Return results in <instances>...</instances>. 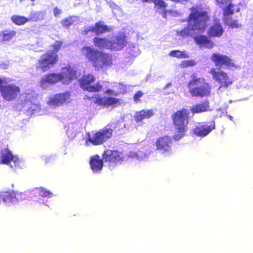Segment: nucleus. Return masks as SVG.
Wrapping results in <instances>:
<instances>
[{"label": "nucleus", "mask_w": 253, "mask_h": 253, "mask_svg": "<svg viewBox=\"0 0 253 253\" xmlns=\"http://www.w3.org/2000/svg\"><path fill=\"white\" fill-rule=\"evenodd\" d=\"M209 16L201 6H193L189 16L188 25L182 30H177L176 34L182 38L192 37L195 30H204L208 25Z\"/></svg>", "instance_id": "f257e3e1"}, {"label": "nucleus", "mask_w": 253, "mask_h": 253, "mask_svg": "<svg viewBox=\"0 0 253 253\" xmlns=\"http://www.w3.org/2000/svg\"><path fill=\"white\" fill-rule=\"evenodd\" d=\"M76 71L70 66L61 68L60 73H51L43 76L40 84L43 89H46L50 84L61 82L64 84H68L73 80L77 79Z\"/></svg>", "instance_id": "f03ea898"}, {"label": "nucleus", "mask_w": 253, "mask_h": 253, "mask_svg": "<svg viewBox=\"0 0 253 253\" xmlns=\"http://www.w3.org/2000/svg\"><path fill=\"white\" fill-rule=\"evenodd\" d=\"M82 53L97 69L110 66L112 64L111 57L109 54L102 53L93 48L84 47L82 49Z\"/></svg>", "instance_id": "7ed1b4c3"}, {"label": "nucleus", "mask_w": 253, "mask_h": 253, "mask_svg": "<svg viewBox=\"0 0 253 253\" xmlns=\"http://www.w3.org/2000/svg\"><path fill=\"white\" fill-rule=\"evenodd\" d=\"M123 126L126 127L125 124ZM122 126V124L119 121L116 122L114 124L107 126L104 128L98 131L88 134V138L85 142V145L89 146L91 144L94 145H98L103 144L105 141L110 138L113 132V129L119 130L120 127Z\"/></svg>", "instance_id": "20e7f679"}, {"label": "nucleus", "mask_w": 253, "mask_h": 253, "mask_svg": "<svg viewBox=\"0 0 253 253\" xmlns=\"http://www.w3.org/2000/svg\"><path fill=\"white\" fill-rule=\"evenodd\" d=\"M188 91L193 97H207L210 95L211 86L203 78H198L195 75L191 77L188 83Z\"/></svg>", "instance_id": "39448f33"}, {"label": "nucleus", "mask_w": 253, "mask_h": 253, "mask_svg": "<svg viewBox=\"0 0 253 253\" xmlns=\"http://www.w3.org/2000/svg\"><path fill=\"white\" fill-rule=\"evenodd\" d=\"M189 114V110L183 109L172 115V120L176 129L175 133L173 136L174 140H179L184 135L187 130Z\"/></svg>", "instance_id": "423d86ee"}, {"label": "nucleus", "mask_w": 253, "mask_h": 253, "mask_svg": "<svg viewBox=\"0 0 253 253\" xmlns=\"http://www.w3.org/2000/svg\"><path fill=\"white\" fill-rule=\"evenodd\" d=\"M62 43L60 42H56L52 46L53 51L47 52L42 55L39 60L38 67L42 69L43 71H47L52 67L57 61L58 55L56 52L61 47Z\"/></svg>", "instance_id": "0eeeda50"}, {"label": "nucleus", "mask_w": 253, "mask_h": 253, "mask_svg": "<svg viewBox=\"0 0 253 253\" xmlns=\"http://www.w3.org/2000/svg\"><path fill=\"white\" fill-rule=\"evenodd\" d=\"M37 95L33 91L28 90L21 94L18 99V103L22 108L27 110L35 111L40 108L37 101Z\"/></svg>", "instance_id": "6e6552de"}, {"label": "nucleus", "mask_w": 253, "mask_h": 253, "mask_svg": "<svg viewBox=\"0 0 253 253\" xmlns=\"http://www.w3.org/2000/svg\"><path fill=\"white\" fill-rule=\"evenodd\" d=\"M0 164L6 165L14 170L21 169L24 166V162L17 156L13 155L8 149L1 150L0 154Z\"/></svg>", "instance_id": "1a4fd4ad"}, {"label": "nucleus", "mask_w": 253, "mask_h": 253, "mask_svg": "<svg viewBox=\"0 0 253 253\" xmlns=\"http://www.w3.org/2000/svg\"><path fill=\"white\" fill-rule=\"evenodd\" d=\"M216 4L223 11L225 23L232 27H236L237 26V22L229 18L234 11V5L232 3L231 0H216Z\"/></svg>", "instance_id": "9d476101"}, {"label": "nucleus", "mask_w": 253, "mask_h": 253, "mask_svg": "<svg viewBox=\"0 0 253 253\" xmlns=\"http://www.w3.org/2000/svg\"><path fill=\"white\" fill-rule=\"evenodd\" d=\"M103 159L105 162L108 163L110 169H112L116 165L121 164L124 161V157L122 152L108 150L104 152Z\"/></svg>", "instance_id": "9b49d317"}, {"label": "nucleus", "mask_w": 253, "mask_h": 253, "mask_svg": "<svg viewBox=\"0 0 253 253\" xmlns=\"http://www.w3.org/2000/svg\"><path fill=\"white\" fill-rule=\"evenodd\" d=\"M71 94L69 92L57 93L51 96L47 104L53 108L59 107L68 104L71 101Z\"/></svg>", "instance_id": "f8f14e48"}, {"label": "nucleus", "mask_w": 253, "mask_h": 253, "mask_svg": "<svg viewBox=\"0 0 253 253\" xmlns=\"http://www.w3.org/2000/svg\"><path fill=\"white\" fill-rule=\"evenodd\" d=\"M210 73L212 75L213 79L221 84L219 89H221L223 87H227L232 83L227 74L223 71H216L215 69L212 68L211 69Z\"/></svg>", "instance_id": "ddd939ff"}, {"label": "nucleus", "mask_w": 253, "mask_h": 253, "mask_svg": "<svg viewBox=\"0 0 253 253\" xmlns=\"http://www.w3.org/2000/svg\"><path fill=\"white\" fill-rule=\"evenodd\" d=\"M94 81L93 76L90 74L84 75L81 80V86L85 90L90 92H98L100 90L102 85L97 83L95 85H90V84Z\"/></svg>", "instance_id": "4468645a"}, {"label": "nucleus", "mask_w": 253, "mask_h": 253, "mask_svg": "<svg viewBox=\"0 0 253 253\" xmlns=\"http://www.w3.org/2000/svg\"><path fill=\"white\" fill-rule=\"evenodd\" d=\"M171 139L168 136L160 137L156 142L157 149L164 156L171 154Z\"/></svg>", "instance_id": "2eb2a0df"}, {"label": "nucleus", "mask_w": 253, "mask_h": 253, "mask_svg": "<svg viewBox=\"0 0 253 253\" xmlns=\"http://www.w3.org/2000/svg\"><path fill=\"white\" fill-rule=\"evenodd\" d=\"M1 93L5 100L10 101L14 99L20 93V89L18 86L13 84L5 85L1 87Z\"/></svg>", "instance_id": "dca6fc26"}, {"label": "nucleus", "mask_w": 253, "mask_h": 253, "mask_svg": "<svg viewBox=\"0 0 253 253\" xmlns=\"http://www.w3.org/2000/svg\"><path fill=\"white\" fill-rule=\"evenodd\" d=\"M92 101L96 104L103 105L104 106H112L116 107L123 102L121 99L114 97H103L98 95H95L94 97H92Z\"/></svg>", "instance_id": "f3484780"}, {"label": "nucleus", "mask_w": 253, "mask_h": 253, "mask_svg": "<svg viewBox=\"0 0 253 253\" xmlns=\"http://www.w3.org/2000/svg\"><path fill=\"white\" fill-rule=\"evenodd\" d=\"M211 59L215 63L216 66L220 67H226L227 68L233 67V63L231 59L225 55L214 53L211 56Z\"/></svg>", "instance_id": "a211bd4d"}, {"label": "nucleus", "mask_w": 253, "mask_h": 253, "mask_svg": "<svg viewBox=\"0 0 253 253\" xmlns=\"http://www.w3.org/2000/svg\"><path fill=\"white\" fill-rule=\"evenodd\" d=\"M214 123H198L194 128V133L199 136H206L212 130L214 129Z\"/></svg>", "instance_id": "6ab92c4d"}, {"label": "nucleus", "mask_w": 253, "mask_h": 253, "mask_svg": "<svg viewBox=\"0 0 253 253\" xmlns=\"http://www.w3.org/2000/svg\"><path fill=\"white\" fill-rule=\"evenodd\" d=\"M14 191H1L0 192V205L2 202L6 206L15 205Z\"/></svg>", "instance_id": "aec40b11"}, {"label": "nucleus", "mask_w": 253, "mask_h": 253, "mask_svg": "<svg viewBox=\"0 0 253 253\" xmlns=\"http://www.w3.org/2000/svg\"><path fill=\"white\" fill-rule=\"evenodd\" d=\"M109 31V29L108 27L105 25L103 22H99L96 23L94 26L86 27L84 32L85 34H87L89 32H92L95 33L96 35H99Z\"/></svg>", "instance_id": "412c9836"}, {"label": "nucleus", "mask_w": 253, "mask_h": 253, "mask_svg": "<svg viewBox=\"0 0 253 253\" xmlns=\"http://www.w3.org/2000/svg\"><path fill=\"white\" fill-rule=\"evenodd\" d=\"M126 41L124 34L116 36L113 42L111 41V49L119 50L123 48L126 45Z\"/></svg>", "instance_id": "4be33fe9"}, {"label": "nucleus", "mask_w": 253, "mask_h": 253, "mask_svg": "<svg viewBox=\"0 0 253 253\" xmlns=\"http://www.w3.org/2000/svg\"><path fill=\"white\" fill-rule=\"evenodd\" d=\"M66 127V134L68 137L71 139H73L80 131L81 128V124L79 122L70 123L68 124Z\"/></svg>", "instance_id": "5701e85b"}, {"label": "nucleus", "mask_w": 253, "mask_h": 253, "mask_svg": "<svg viewBox=\"0 0 253 253\" xmlns=\"http://www.w3.org/2000/svg\"><path fill=\"white\" fill-rule=\"evenodd\" d=\"M194 41L200 47L211 48L214 43L208 38L205 36H198L194 38Z\"/></svg>", "instance_id": "b1692460"}, {"label": "nucleus", "mask_w": 253, "mask_h": 253, "mask_svg": "<svg viewBox=\"0 0 253 253\" xmlns=\"http://www.w3.org/2000/svg\"><path fill=\"white\" fill-rule=\"evenodd\" d=\"M90 165L93 172H100L103 167V161L99 156L95 155L91 157Z\"/></svg>", "instance_id": "393cba45"}, {"label": "nucleus", "mask_w": 253, "mask_h": 253, "mask_svg": "<svg viewBox=\"0 0 253 253\" xmlns=\"http://www.w3.org/2000/svg\"><path fill=\"white\" fill-rule=\"evenodd\" d=\"M93 42L99 48L111 49V41L106 38L95 37L93 39Z\"/></svg>", "instance_id": "a878e982"}, {"label": "nucleus", "mask_w": 253, "mask_h": 253, "mask_svg": "<svg viewBox=\"0 0 253 253\" xmlns=\"http://www.w3.org/2000/svg\"><path fill=\"white\" fill-rule=\"evenodd\" d=\"M210 110L209 102L208 101H205L202 103L193 105L190 108V111L193 114L201 113Z\"/></svg>", "instance_id": "bb28decb"}, {"label": "nucleus", "mask_w": 253, "mask_h": 253, "mask_svg": "<svg viewBox=\"0 0 253 253\" xmlns=\"http://www.w3.org/2000/svg\"><path fill=\"white\" fill-rule=\"evenodd\" d=\"M155 4V8L156 11L162 14L164 18H166L167 13H170V11H168L166 9L167 4L163 0H155L154 2Z\"/></svg>", "instance_id": "cd10ccee"}, {"label": "nucleus", "mask_w": 253, "mask_h": 253, "mask_svg": "<svg viewBox=\"0 0 253 253\" xmlns=\"http://www.w3.org/2000/svg\"><path fill=\"white\" fill-rule=\"evenodd\" d=\"M154 114L153 110H143L136 112L135 119L137 122H141L145 119H149L152 117Z\"/></svg>", "instance_id": "c85d7f7f"}, {"label": "nucleus", "mask_w": 253, "mask_h": 253, "mask_svg": "<svg viewBox=\"0 0 253 253\" xmlns=\"http://www.w3.org/2000/svg\"><path fill=\"white\" fill-rule=\"evenodd\" d=\"M223 28L218 23H215L209 30V34L211 37H220L223 33Z\"/></svg>", "instance_id": "c756f323"}, {"label": "nucleus", "mask_w": 253, "mask_h": 253, "mask_svg": "<svg viewBox=\"0 0 253 253\" xmlns=\"http://www.w3.org/2000/svg\"><path fill=\"white\" fill-rule=\"evenodd\" d=\"M128 157L138 161H143L148 157V154H146L143 150H139L136 152L132 151L128 154Z\"/></svg>", "instance_id": "7c9ffc66"}, {"label": "nucleus", "mask_w": 253, "mask_h": 253, "mask_svg": "<svg viewBox=\"0 0 253 253\" xmlns=\"http://www.w3.org/2000/svg\"><path fill=\"white\" fill-rule=\"evenodd\" d=\"M11 20L14 24L20 26L28 22L29 19L25 16L14 15L11 17Z\"/></svg>", "instance_id": "2f4dec72"}, {"label": "nucleus", "mask_w": 253, "mask_h": 253, "mask_svg": "<svg viewBox=\"0 0 253 253\" xmlns=\"http://www.w3.org/2000/svg\"><path fill=\"white\" fill-rule=\"evenodd\" d=\"M45 15L44 12L40 11H33L30 12L29 14V21H37L43 19Z\"/></svg>", "instance_id": "473e14b6"}, {"label": "nucleus", "mask_w": 253, "mask_h": 253, "mask_svg": "<svg viewBox=\"0 0 253 253\" xmlns=\"http://www.w3.org/2000/svg\"><path fill=\"white\" fill-rule=\"evenodd\" d=\"M169 55L171 57H174L178 58H187L189 57V55L186 51L172 50L169 53Z\"/></svg>", "instance_id": "72a5a7b5"}, {"label": "nucleus", "mask_w": 253, "mask_h": 253, "mask_svg": "<svg viewBox=\"0 0 253 253\" xmlns=\"http://www.w3.org/2000/svg\"><path fill=\"white\" fill-rule=\"evenodd\" d=\"M14 201H15V205H16L19 202L22 201L23 200L26 199L27 198V196L28 195V192H18L14 191Z\"/></svg>", "instance_id": "f704fd0d"}, {"label": "nucleus", "mask_w": 253, "mask_h": 253, "mask_svg": "<svg viewBox=\"0 0 253 253\" xmlns=\"http://www.w3.org/2000/svg\"><path fill=\"white\" fill-rule=\"evenodd\" d=\"M78 17L76 16H71L62 20L61 24L64 27H69L72 25L75 21H77Z\"/></svg>", "instance_id": "c9c22d12"}, {"label": "nucleus", "mask_w": 253, "mask_h": 253, "mask_svg": "<svg viewBox=\"0 0 253 253\" xmlns=\"http://www.w3.org/2000/svg\"><path fill=\"white\" fill-rule=\"evenodd\" d=\"M16 32L13 30H5L2 32L3 41H9L15 35Z\"/></svg>", "instance_id": "e433bc0d"}, {"label": "nucleus", "mask_w": 253, "mask_h": 253, "mask_svg": "<svg viewBox=\"0 0 253 253\" xmlns=\"http://www.w3.org/2000/svg\"><path fill=\"white\" fill-rule=\"evenodd\" d=\"M40 196L42 197H51L53 194L49 191L43 187H40Z\"/></svg>", "instance_id": "4c0bfd02"}, {"label": "nucleus", "mask_w": 253, "mask_h": 253, "mask_svg": "<svg viewBox=\"0 0 253 253\" xmlns=\"http://www.w3.org/2000/svg\"><path fill=\"white\" fill-rule=\"evenodd\" d=\"M196 63L193 60H184L180 64V66L182 68H187L196 65Z\"/></svg>", "instance_id": "58836bf2"}, {"label": "nucleus", "mask_w": 253, "mask_h": 253, "mask_svg": "<svg viewBox=\"0 0 253 253\" xmlns=\"http://www.w3.org/2000/svg\"><path fill=\"white\" fill-rule=\"evenodd\" d=\"M172 87V84L171 83H168L164 88V90L165 91L166 93L169 94L173 92V90L172 89H170Z\"/></svg>", "instance_id": "ea45409f"}, {"label": "nucleus", "mask_w": 253, "mask_h": 253, "mask_svg": "<svg viewBox=\"0 0 253 253\" xmlns=\"http://www.w3.org/2000/svg\"><path fill=\"white\" fill-rule=\"evenodd\" d=\"M143 93L141 91L137 92L134 96V101L135 103L140 102V98L143 96Z\"/></svg>", "instance_id": "a19ab883"}, {"label": "nucleus", "mask_w": 253, "mask_h": 253, "mask_svg": "<svg viewBox=\"0 0 253 253\" xmlns=\"http://www.w3.org/2000/svg\"><path fill=\"white\" fill-rule=\"evenodd\" d=\"M40 187L36 188L33 190H31L30 192H28V194L30 193V195L32 196H34L35 197L40 196Z\"/></svg>", "instance_id": "79ce46f5"}, {"label": "nucleus", "mask_w": 253, "mask_h": 253, "mask_svg": "<svg viewBox=\"0 0 253 253\" xmlns=\"http://www.w3.org/2000/svg\"><path fill=\"white\" fill-rule=\"evenodd\" d=\"M62 10L57 7H55L53 10V15L55 17H58L62 13Z\"/></svg>", "instance_id": "37998d69"}, {"label": "nucleus", "mask_w": 253, "mask_h": 253, "mask_svg": "<svg viewBox=\"0 0 253 253\" xmlns=\"http://www.w3.org/2000/svg\"><path fill=\"white\" fill-rule=\"evenodd\" d=\"M126 91V89L123 88V90H118L117 91H115L111 90H108L106 91V92L107 93H108V94H112V95H116L118 93L125 92Z\"/></svg>", "instance_id": "c03bdc74"}, {"label": "nucleus", "mask_w": 253, "mask_h": 253, "mask_svg": "<svg viewBox=\"0 0 253 253\" xmlns=\"http://www.w3.org/2000/svg\"><path fill=\"white\" fill-rule=\"evenodd\" d=\"M134 48L135 49V50H136L135 53H131V54L133 56H135L136 55L139 54L140 53V51H139V50L138 49V48L137 47H134Z\"/></svg>", "instance_id": "a18cd8bd"}, {"label": "nucleus", "mask_w": 253, "mask_h": 253, "mask_svg": "<svg viewBox=\"0 0 253 253\" xmlns=\"http://www.w3.org/2000/svg\"><path fill=\"white\" fill-rule=\"evenodd\" d=\"M170 0L175 2H183L187 1L189 0Z\"/></svg>", "instance_id": "49530a36"}, {"label": "nucleus", "mask_w": 253, "mask_h": 253, "mask_svg": "<svg viewBox=\"0 0 253 253\" xmlns=\"http://www.w3.org/2000/svg\"><path fill=\"white\" fill-rule=\"evenodd\" d=\"M110 6L113 9H119V7L118 6V5H117L114 3L111 4Z\"/></svg>", "instance_id": "de8ad7c7"}, {"label": "nucleus", "mask_w": 253, "mask_h": 253, "mask_svg": "<svg viewBox=\"0 0 253 253\" xmlns=\"http://www.w3.org/2000/svg\"><path fill=\"white\" fill-rule=\"evenodd\" d=\"M143 1L144 2H154L155 0H143Z\"/></svg>", "instance_id": "09e8293b"}, {"label": "nucleus", "mask_w": 253, "mask_h": 253, "mask_svg": "<svg viewBox=\"0 0 253 253\" xmlns=\"http://www.w3.org/2000/svg\"><path fill=\"white\" fill-rule=\"evenodd\" d=\"M3 80L0 79V86L3 83Z\"/></svg>", "instance_id": "8fccbe9b"}, {"label": "nucleus", "mask_w": 253, "mask_h": 253, "mask_svg": "<svg viewBox=\"0 0 253 253\" xmlns=\"http://www.w3.org/2000/svg\"><path fill=\"white\" fill-rule=\"evenodd\" d=\"M229 118L231 120L232 119V117L231 116H230Z\"/></svg>", "instance_id": "3c124183"}, {"label": "nucleus", "mask_w": 253, "mask_h": 253, "mask_svg": "<svg viewBox=\"0 0 253 253\" xmlns=\"http://www.w3.org/2000/svg\"><path fill=\"white\" fill-rule=\"evenodd\" d=\"M120 85L122 87H124V86L122 84H120Z\"/></svg>", "instance_id": "603ef678"}, {"label": "nucleus", "mask_w": 253, "mask_h": 253, "mask_svg": "<svg viewBox=\"0 0 253 253\" xmlns=\"http://www.w3.org/2000/svg\"><path fill=\"white\" fill-rule=\"evenodd\" d=\"M35 0H31V1H33V2Z\"/></svg>", "instance_id": "864d4df0"}]
</instances>
